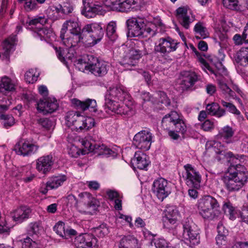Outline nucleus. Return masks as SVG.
I'll list each match as a JSON object with an SVG mask.
<instances>
[{
  "label": "nucleus",
  "mask_w": 248,
  "mask_h": 248,
  "mask_svg": "<svg viewBox=\"0 0 248 248\" xmlns=\"http://www.w3.org/2000/svg\"><path fill=\"white\" fill-rule=\"evenodd\" d=\"M84 64L85 69L89 70L96 77H102L105 75L108 70L109 65L106 62L99 61L92 55H88L82 59H78V67Z\"/></svg>",
  "instance_id": "3"
},
{
  "label": "nucleus",
  "mask_w": 248,
  "mask_h": 248,
  "mask_svg": "<svg viewBox=\"0 0 248 248\" xmlns=\"http://www.w3.org/2000/svg\"><path fill=\"white\" fill-rule=\"evenodd\" d=\"M68 30L69 31L70 33L81 31L78 22L74 20H67L63 24L61 31L60 37H63V35Z\"/></svg>",
  "instance_id": "28"
},
{
  "label": "nucleus",
  "mask_w": 248,
  "mask_h": 248,
  "mask_svg": "<svg viewBox=\"0 0 248 248\" xmlns=\"http://www.w3.org/2000/svg\"><path fill=\"white\" fill-rule=\"evenodd\" d=\"M222 208L226 214L230 215L231 219H232L234 218V209L230 202H225Z\"/></svg>",
  "instance_id": "51"
},
{
  "label": "nucleus",
  "mask_w": 248,
  "mask_h": 248,
  "mask_svg": "<svg viewBox=\"0 0 248 248\" xmlns=\"http://www.w3.org/2000/svg\"><path fill=\"white\" fill-rule=\"evenodd\" d=\"M223 4L230 9L237 10L239 9L237 0H223Z\"/></svg>",
  "instance_id": "57"
},
{
  "label": "nucleus",
  "mask_w": 248,
  "mask_h": 248,
  "mask_svg": "<svg viewBox=\"0 0 248 248\" xmlns=\"http://www.w3.org/2000/svg\"><path fill=\"white\" fill-rule=\"evenodd\" d=\"M234 134V130L232 128L227 125L221 129L218 136L222 138L227 143H231L233 142L232 137Z\"/></svg>",
  "instance_id": "35"
},
{
  "label": "nucleus",
  "mask_w": 248,
  "mask_h": 248,
  "mask_svg": "<svg viewBox=\"0 0 248 248\" xmlns=\"http://www.w3.org/2000/svg\"><path fill=\"white\" fill-rule=\"evenodd\" d=\"M128 98L127 93L121 88L110 87L105 95L106 108L118 114L130 115L133 108L131 102L126 104Z\"/></svg>",
  "instance_id": "1"
},
{
  "label": "nucleus",
  "mask_w": 248,
  "mask_h": 248,
  "mask_svg": "<svg viewBox=\"0 0 248 248\" xmlns=\"http://www.w3.org/2000/svg\"><path fill=\"white\" fill-rule=\"evenodd\" d=\"M60 10L58 5H50L47 8V18L53 21L58 19L60 16Z\"/></svg>",
  "instance_id": "41"
},
{
  "label": "nucleus",
  "mask_w": 248,
  "mask_h": 248,
  "mask_svg": "<svg viewBox=\"0 0 248 248\" xmlns=\"http://www.w3.org/2000/svg\"><path fill=\"white\" fill-rule=\"evenodd\" d=\"M145 22V26L143 27L142 35L147 37L148 35H154L155 34L154 25L152 24H146Z\"/></svg>",
  "instance_id": "54"
},
{
  "label": "nucleus",
  "mask_w": 248,
  "mask_h": 248,
  "mask_svg": "<svg viewBox=\"0 0 248 248\" xmlns=\"http://www.w3.org/2000/svg\"><path fill=\"white\" fill-rule=\"evenodd\" d=\"M16 41V38L14 36L5 39L1 44L2 53L6 58H8L10 53L14 50Z\"/></svg>",
  "instance_id": "30"
},
{
  "label": "nucleus",
  "mask_w": 248,
  "mask_h": 248,
  "mask_svg": "<svg viewBox=\"0 0 248 248\" xmlns=\"http://www.w3.org/2000/svg\"><path fill=\"white\" fill-rule=\"evenodd\" d=\"M246 172V169L244 166L240 164H232L230 165L228 168L227 173L231 176H234V177L236 178V179L239 178V175H241L242 177H244L245 182H246L248 177Z\"/></svg>",
  "instance_id": "27"
},
{
  "label": "nucleus",
  "mask_w": 248,
  "mask_h": 248,
  "mask_svg": "<svg viewBox=\"0 0 248 248\" xmlns=\"http://www.w3.org/2000/svg\"><path fill=\"white\" fill-rule=\"evenodd\" d=\"M199 214L204 219L212 220L219 214V204L217 200L210 196H204L198 200L196 204Z\"/></svg>",
  "instance_id": "2"
},
{
  "label": "nucleus",
  "mask_w": 248,
  "mask_h": 248,
  "mask_svg": "<svg viewBox=\"0 0 248 248\" xmlns=\"http://www.w3.org/2000/svg\"><path fill=\"white\" fill-rule=\"evenodd\" d=\"M140 246L138 240L132 235L124 236L120 240L119 248H129Z\"/></svg>",
  "instance_id": "34"
},
{
  "label": "nucleus",
  "mask_w": 248,
  "mask_h": 248,
  "mask_svg": "<svg viewBox=\"0 0 248 248\" xmlns=\"http://www.w3.org/2000/svg\"><path fill=\"white\" fill-rule=\"evenodd\" d=\"M214 128V123L210 120H206L202 125V128L205 131H211Z\"/></svg>",
  "instance_id": "62"
},
{
  "label": "nucleus",
  "mask_w": 248,
  "mask_h": 248,
  "mask_svg": "<svg viewBox=\"0 0 248 248\" xmlns=\"http://www.w3.org/2000/svg\"><path fill=\"white\" fill-rule=\"evenodd\" d=\"M66 176L64 175L50 177L47 181V187L50 189L57 188L66 180Z\"/></svg>",
  "instance_id": "36"
},
{
  "label": "nucleus",
  "mask_w": 248,
  "mask_h": 248,
  "mask_svg": "<svg viewBox=\"0 0 248 248\" xmlns=\"http://www.w3.org/2000/svg\"><path fill=\"white\" fill-rule=\"evenodd\" d=\"M146 20L139 16L132 17L126 21V25L129 35L133 37L142 35Z\"/></svg>",
  "instance_id": "14"
},
{
  "label": "nucleus",
  "mask_w": 248,
  "mask_h": 248,
  "mask_svg": "<svg viewBox=\"0 0 248 248\" xmlns=\"http://www.w3.org/2000/svg\"><path fill=\"white\" fill-rule=\"evenodd\" d=\"M233 39L236 45H241L243 42L248 41V26L245 28L242 36L238 34H235L233 38Z\"/></svg>",
  "instance_id": "43"
},
{
  "label": "nucleus",
  "mask_w": 248,
  "mask_h": 248,
  "mask_svg": "<svg viewBox=\"0 0 248 248\" xmlns=\"http://www.w3.org/2000/svg\"><path fill=\"white\" fill-rule=\"evenodd\" d=\"M105 5L112 10L118 9L122 10L121 2L119 0H106Z\"/></svg>",
  "instance_id": "53"
},
{
  "label": "nucleus",
  "mask_w": 248,
  "mask_h": 248,
  "mask_svg": "<svg viewBox=\"0 0 248 248\" xmlns=\"http://www.w3.org/2000/svg\"><path fill=\"white\" fill-rule=\"evenodd\" d=\"M165 216L163 221L164 226L167 228H172V225L175 224L177 221L178 212L177 208L174 206H168L165 210Z\"/></svg>",
  "instance_id": "21"
},
{
  "label": "nucleus",
  "mask_w": 248,
  "mask_h": 248,
  "mask_svg": "<svg viewBox=\"0 0 248 248\" xmlns=\"http://www.w3.org/2000/svg\"><path fill=\"white\" fill-rule=\"evenodd\" d=\"M218 154L220 155H223L227 159H229L228 160L229 162L230 163V165L232 164H240V160L237 157L234 155L232 152H229L227 153H225L224 151H219Z\"/></svg>",
  "instance_id": "47"
},
{
  "label": "nucleus",
  "mask_w": 248,
  "mask_h": 248,
  "mask_svg": "<svg viewBox=\"0 0 248 248\" xmlns=\"http://www.w3.org/2000/svg\"><path fill=\"white\" fill-rule=\"evenodd\" d=\"M61 13L68 15L71 13L73 10V6L69 3H64L62 5L58 4Z\"/></svg>",
  "instance_id": "55"
},
{
  "label": "nucleus",
  "mask_w": 248,
  "mask_h": 248,
  "mask_svg": "<svg viewBox=\"0 0 248 248\" xmlns=\"http://www.w3.org/2000/svg\"><path fill=\"white\" fill-rule=\"evenodd\" d=\"M38 149V146L31 141L21 139L15 145L14 150L17 154L23 156H31L35 154Z\"/></svg>",
  "instance_id": "13"
},
{
  "label": "nucleus",
  "mask_w": 248,
  "mask_h": 248,
  "mask_svg": "<svg viewBox=\"0 0 248 248\" xmlns=\"http://www.w3.org/2000/svg\"><path fill=\"white\" fill-rule=\"evenodd\" d=\"M54 231L61 237H65V231L64 223L62 221H59L53 227Z\"/></svg>",
  "instance_id": "50"
},
{
  "label": "nucleus",
  "mask_w": 248,
  "mask_h": 248,
  "mask_svg": "<svg viewBox=\"0 0 248 248\" xmlns=\"http://www.w3.org/2000/svg\"><path fill=\"white\" fill-rule=\"evenodd\" d=\"M208 113L212 116L221 117L225 114V110L221 108L217 103H212L208 104L206 106Z\"/></svg>",
  "instance_id": "33"
},
{
  "label": "nucleus",
  "mask_w": 248,
  "mask_h": 248,
  "mask_svg": "<svg viewBox=\"0 0 248 248\" xmlns=\"http://www.w3.org/2000/svg\"><path fill=\"white\" fill-rule=\"evenodd\" d=\"M31 209L26 206H22L11 212L10 216L15 221L22 222L29 217Z\"/></svg>",
  "instance_id": "25"
},
{
  "label": "nucleus",
  "mask_w": 248,
  "mask_h": 248,
  "mask_svg": "<svg viewBox=\"0 0 248 248\" xmlns=\"http://www.w3.org/2000/svg\"><path fill=\"white\" fill-rule=\"evenodd\" d=\"M194 31L198 35L195 37L198 39L205 38L209 36V33L204 24L201 22H198L194 27Z\"/></svg>",
  "instance_id": "37"
},
{
  "label": "nucleus",
  "mask_w": 248,
  "mask_h": 248,
  "mask_svg": "<svg viewBox=\"0 0 248 248\" xmlns=\"http://www.w3.org/2000/svg\"><path fill=\"white\" fill-rule=\"evenodd\" d=\"M201 77L193 71H183L180 74L179 90L182 92L191 91L195 83L200 80Z\"/></svg>",
  "instance_id": "10"
},
{
  "label": "nucleus",
  "mask_w": 248,
  "mask_h": 248,
  "mask_svg": "<svg viewBox=\"0 0 248 248\" xmlns=\"http://www.w3.org/2000/svg\"><path fill=\"white\" fill-rule=\"evenodd\" d=\"M152 138L149 131L142 130L135 135L133 143L138 148L147 151L150 148Z\"/></svg>",
  "instance_id": "15"
},
{
  "label": "nucleus",
  "mask_w": 248,
  "mask_h": 248,
  "mask_svg": "<svg viewBox=\"0 0 248 248\" xmlns=\"http://www.w3.org/2000/svg\"><path fill=\"white\" fill-rule=\"evenodd\" d=\"M0 119L3 120V125L5 128H9L16 123L14 117L10 114H1Z\"/></svg>",
  "instance_id": "42"
},
{
  "label": "nucleus",
  "mask_w": 248,
  "mask_h": 248,
  "mask_svg": "<svg viewBox=\"0 0 248 248\" xmlns=\"http://www.w3.org/2000/svg\"><path fill=\"white\" fill-rule=\"evenodd\" d=\"M15 82L8 77L4 76L1 78L0 82V92L6 94L16 90Z\"/></svg>",
  "instance_id": "29"
},
{
  "label": "nucleus",
  "mask_w": 248,
  "mask_h": 248,
  "mask_svg": "<svg viewBox=\"0 0 248 248\" xmlns=\"http://www.w3.org/2000/svg\"><path fill=\"white\" fill-rule=\"evenodd\" d=\"M176 132L184 134L186 131V126L184 121L179 116V120L175 122L174 126L171 128Z\"/></svg>",
  "instance_id": "45"
},
{
  "label": "nucleus",
  "mask_w": 248,
  "mask_h": 248,
  "mask_svg": "<svg viewBox=\"0 0 248 248\" xmlns=\"http://www.w3.org/2000/svg\"><path fill=\"white\" fill-rule=\"evenodd\" d=\"M221 104L224 107L228 108V110L229 112L236 115H240V111L238 110L236 107L232 104L229 102H227L223 100L221 101Z\"/></svg>",
  "instance_id": "52"
},
{
  "label": "nucleus",
  "mask_w": 248,
  "mask_h": 248,
  "mask_svg": "<svg viewBox=\"0 0 248 248\" xmlns=\"http://www.w3.org/2000/svg\"><path fill=\"white\" fill-rule=\"evenodd\" d=\"M46 18L44 16L31 19L29 22V25L36 26V37L40 38L41 41L46 40Z\"/></svg>",
  "instance_id": "20"
},
{
  "label": "nucleus",
  "mask_w": 248,
  "mask_h": 248,
  "mask_svg": "<svg viewBox=\"0 0 248 248\" xmlns=\"http://www.w3.org/2000/svg\"><path fill=\"white\" fill-rule=\"evenodd\" d=\"M137 3V0H125L121 2L122 11H127Z\"/></svg>",
  "instance_id": "59"
},
{
  "label": "nucleus",
  "mask_w": 248,
  "mask_h": 248,
  "mask_svg": "<svg viewBox=\"0 0 248 248\" xmlns=\"http://www.w3.org/2000/svg\"><path fill=\"white\" fill-rule=\"evenodd\" d=\"M176 16L179 23L186 29H189L190 24L194 19L191 13L184 7H179L176 10Z\"/></svg>",
  "instance_id": "19"
},
{
  "label": "nucleus",
  "mask_w": 248,
  "mask_h": 248,
  "mask_svg": "<svg viewBox=\"0 0 248 248\" xmlns=\"http://www.w3.org/2000/svg\"><path fill=\"white\" fill-rule=\"evenodd\" d=\"M40 73L38 69H30L25 74V79L29 83H33L36 82L39 76Z\"/></svg>",
  "instance_id": "39"
},
{
  "label": "nucleus",
  "mask_w": 248,
  "mask_h": 248,
  "mask_svg": "<svg viewBox=\"0 0 248 248\" xmlns=\"http://www.w3.org/2000/svg\"><path fill=\"white\" fill-rule=\"evenodd\" d=\"M84 44L87 47L94 46L104 36V31L100 23H93L85 25L81 30Z\"/></svg>",
  "instance_id": "5"
},
{
  "label": "nucleus",
  "mask_w": 248,
  "mask_h": 248,
  "mask_svg": "<svg viewBox=\"0 0 248 248\" xmlns=\"http://www.w3.org/2000/svg\"><path fill=\"white\" fill-rule=\"evenodd\" d=\"M183 228L184 238L193 245L200 243V230L191 219L186 218L183 221Z\"/></svg>",
  "instance_id": "9"
},
{
  "label": "nucleus",
  "mask_w": 248,
  "mask_h": 248,
  "mask_svg": "<svg viewBox=\"0 0 248 248\" xmlns=\"http://www.w3.org/2000/svg\"><path fill=\"white\" fill-rule=\"evenodd\" d=\"M101 10L102 7L99 5L83 6L81 10V14L87 18H91L94 17L96 14H98Z\"/></svg>",
  "instance_id": "32"
},
{
  "label": "nucleus",
  "mask_w": 248,
  "mask_h": 248,
  "mask_svg": "<svg viewBox=\"0 0 248 248\" xmlns=\"http://www.w3.org/2000/svg\"><path fill=\"white\" fill-rule=\"evenodd\" d=\"M74 243L77 248H96L97 246V239L93 234L88 233L77 236Z\"/></svg>",
  "instance_id": "17"
},
{
  "label": "nucleus",
  "mask_w": 248,
  "mask_h": 248,
  "mask_svg": "<svg viewBox=\"0 0 248 248\" xmlns=\"http://www.w3.org/2000/svg\"><path fill=\"white\" fill-rule=\"evenodd\" d=\"M76 201V204L81 212L91 214L96 211L99 206V202L89 192H81L78 198L74 195H69Z\"/></svg>",
  "instance_id": "6"
},
{
  "label": "nucleus",
  "mask_w": 248,
  "mask_h": 248,
  "mask_svg": "<svg viewBox=\"0 0 248 248\" xmlns=\"http://www.w3.org/2000/svg\"><path fill=\"white\" fill-rule=\"evenodd\" d=\"M184 167L186 172L183 175V178L186 185L190 187L199 188L202 179V176L199 172L191 164H187Z\"/></svg>",
  "instance_id": "11"
},
{
  "label": "nucleus",
  "mask_w": 248,
  "mask_h": 248,
  "mask_svg": "<svg viewBox=\"0 0 248 248\" xmlns=\"http://www.w3.org/2000/svg\"><path fill=\"white\" fill-rule=\"evenodd\" d=\"M72 104L77 107L78 109L83 111L88 109L91 111L95 112L96 110V102L94 99H88L85 101H81L77 99L72 100Z\"/></svg>",
  "instance_id": "26"
},
{
  "label": "nucleus",
  "mask_w": 248,
  "mask_h": 248,
  "mask_svg": "<svg viewBox=\"0 0 248 248\" xmlns=\"http://www.w3.org/2000/svg\"><path fill=\"white\" fill-rule=\"evenodd\" d=\"M44 230L41 223L37 222L31 223L27 229L28 234L32 236L33 239L39 237L44 233Z\"/></svg>",
  "instance_id": "31"
},
{
  "label": "nucleus",
  "mask_w": 248,
  "mask_h": 248,
  "mask_svg": "<svg viewBox=\"0 0 248 248\" xmlns=\"http://www.w3.org/2000/svg\"><path fill=\"white\" fill-rule=\"evenodd\" d=\"M46 156H42L36 161V169L40 172L45 174L46 169Z\"/></svg>",
  "instance_id": "49"
},
{
  "label": "nucleus",
  "mask_w": 248,
  "mask_h": 248,
  "mask_svg": "<svg viewBox=\"0 0 248 248\" xmlns=\"http://www.w3.org/2000/svg\"><path fill=\"white\" fill-rule=\"evenodd\" d=\"M197 59L199 62L202 64V69L206 71V70H208L209 71H210L211 73H214V71L213 70L212 68L210 67V66L209 65V64L206 62L205 59L202 57V54L199 52L198 54H196Z\"/></svg>",
  "instance_id": "58"
},
{
  "label": "nucleus",
  "mask_w": 248,
  "mask_h": 248,
  "mask_svg": "<svg viewBox=\"0 0 248 248\" xmlns=\"http://www.w3.org/2000/svg\"><path fill=\"white\" fill-rule=\"evenodd\" d=\"M236 61L241 65H248V47L242 48L237 53Z\"/></svg>",
  "instance_id": "38"
},
{
  "label": "nucleus",
  "mask_w": 248,
  "mask_h": 248,
  "mask_svg": "<svg viewBox=\"0 0 248 248\" xmlns=\"http://www.w3.org/2000/svg\"><path fill=\"white\" fill-rule=\"evenodd\" d=\"M238 179L226 173L223 178L224 183L227 190L230 192L238 191L244 186L245 182V178L239 175Z\"/></svg>",
  "instance_id": "18"
},
{
  "label": "nucleus",
  "mask_w": 248,
  "mask_h": 248,
  "mask_svg": "<svg viewBox=\"0 0 248 248\" xmlns=\"http://www.w3.org/2000/svg\"><path fill=\"white\" fill-rule=\"evenodd\" d=\"M119 50L120 53L124 52L120 63L127 70L133 69L132 67L137 65L142 56L141 51L136 47L129 48L122 45Z\"/></svg>",
  "instance_id": "7"
},
{
  "label": "nucleus",
  "mask_w": 248,
  "mask_h": 248,
  "mask_svg": "<svg viewBox=\"0 0 248 248\" xmlns=\"http://www.w3.org/2000/svg\"><path fill=\"white\" fill-rule=\"evenodd\" d=\"M179 114L175 111H171L163 117L161 125L165 130H170L174 126L177 121L179 120Z\"/></svg>",
  "instance_id": "24"
},
{
  "label": "nucleus",
  "mask_w": 248,
  "mask_h": 248,
  "mask_svg": "<svg viewBox=\"0 0 248 248\" xmlns=\"http://www.w3.org/2000/svg\"><path fill=\"white\" fill-rule=\"evenodd\" d=\"M153 191L161 200L166 198L171 192L168 181L163 178H159L154 182Z\"/></svg>",
  "instance_id": "16"
},
{
  "label": "nucleus",
  "mask_w": 248,
  "mask_h": 248,
  "mask_svg": "<svg viewBox=\"0 0 248 248\" xmlns=\"http://www.w3.org/2000/svg\"><path fill=\"white\" fill-rule=\"evenodd\" d=\"M65 37V34L63 37H60L62 41L63 44L68 48L76 47L79 43L82 42L84 44L83 39V35H82L81 31L78 32H72L67 35Z\"/></svg>",
  "instance_id": "22"
},
{
  "label": "nucleus",
  "mask_w": 248,
  "mask_h": 248,
  "mask_svg": "<svg viewBox=\"0 0 248 248\" xmlns=\"http://www.w3.org/2000/svg\"><path fill=\"white\" fill-rule=\"evenodd\" d=\"M179 43L170 37L160 38L155 46V53L166 55L176 50Z\"/></svg>",
  "instance_id": "12"
},
{
  "label": "nucleus",
  "mask_w": 248,
  "mask_h": 248,
  "mask_svg": "<svg viewBox=\"0 0 248 248\" xmlns=\"http://www.w3.org/2000/svg\"><path fill=\"white\" fill-rule=\"evenodd\" d=\"M107 35L110 40L115 41L118 37L116 33V24L115 22H110L107 27Z\"/></svg>",
  "instance_id": "40"
},
{
  "label": "nucleus",
  "mask_w": 248,
  "mask_h": 248,
  "mask_svg": "<svg viewBox=\"0 0 248 248\" xmlns=\"http://www.w3.org/2000/svg\"><path fill=\"white\" fill-rule=\"evenodd\" d=\"M131 162L135 167L140 170L145 169L149 163L147 156L141 152H136Z\"/></svg>",
  "instance_id": "23"
},
{
  "label": "nucleus",
  "mask_w": 248,
  "mask_h": 248,
  "mask_svg": "<svg viewBox=\"0 0 248 248\" xmlns=\"http://www.w3.org/2000/svg\"><path fill=\"white\" fill-rule=\"evenodd\" d=\"M65 120L67 125L72 130L81 131L89 130L94 126V120L90 117L81 115L79 112L70 111L67 113Z\"/></svg>",
  "instance_id": "4"
},
{
  "label": "nucleus",
  "mask_w": 248,
  "mask_h": 248,
  "mask_svg": "<svg viewBox=\"0 0 248 248\" xmlns=\"http://www.w3.org/2000/svg\"><path fill=\"white\" fill-rule=\"evenodd\" d=\"M98 140L97 137L88 136L85 138V140L82 141V145L86 148H88L91 152H94L98 155H104L106 157L116 156L117 153L108 148L105 145L102 144H93L91 140L95 141Z\"/></svg>",
  "instance_id": "8"
},
{
  "label": "nucleus",
  "mask_w": 248,
  "mask_h": 248,
  "mask_svg": "<svg viewBox=\"0 0 248 248\" xmlns=\"http://www.w3.org/2000/svg\"><path fill=\"white\" fill-rule=\"evenodd\" d=\"M217 83L220 89L224 94L228 91L230 87L227 85L226 79L224 78H220L217 79Z\"/></svg>",
  "instance_id": "60"
},
{
  "label": "nucleus",
  "mask_w": 248,
  "mask_h": 248,
  "mask_svg": "<svg viewBox=\"0 0 248 248\" xmlns=\"http://www.w3.org/2000/svg\"><path fill=\"white\" fill-rule=\"evenodd\" d=\"M57 100L54 97H47V114L57 110L59 108Z\"/></svg>",
  "instance_id": "46"
},
{
  "label": "nucleus",
  "mask_w": 248,
  "mask_h": 248,
  "mask_svg": "<svg viewBox=\"0 0 248 248\" xmlns=\"http://www.w3.org/2000/svg\"><path fill=\"white\" fill-rule=\"evenodd\" d=\"M35 106L38 113H42L44 115L46 114V97L39 98L36 101Z\"/></svg>",
  "instance_id": "44"
},
{
  "label": "nucleus",
  "mask_w": 248,
  "mask_h": 248,
  "mask_svg": "<svg viewBox=\"0 0 248 248\" xmlns=\"http://www.w3.org/2000/svg\"><path fill=\"white\" fill-rule=\"evenodd\" d=\"M47 43L49 44L50 48L53 49L55 50L58 58L61 62L65 61V58H64V57L63 56L64 54V50H62L60 47H58L56 46H54L51 43H49L48 40H47Z\"/></svg>",
  "instance_id": "56"
},
{
  "label": "nucleus",
  "mask_w": 248,
  "mask_h": 248,
  "mask_svg": "<svg viewBox=\"0 0 248 248\" xmlns=\"http://www.w3.org/2000/svg\"><path fill=\"white\" fill-rule=\"evenodd\" d=\"M94 232L99 237H103L109 232L108 228L106 224H102L98 227L94 228Z\"/></svg>",
  "instance_id": "48"
},
{
  "label": "nucleus",
  "mask_w": 248,
  "mask_h": 248,
  "mask_svg": "<svg viewBox=\"0 0 248 248\" xmlns=\"http://www.w3.org/2000/svg\"><path fill=\"white\" fill-rule=\"evenodd\" d=\"M154 243L156 248H166L168 246L167 241L161 238L155 239Z\"/></svg>",
  "instance_id": "61"
},
{
  "label": "nucleus",
  "mask_w": 248,
  "mask_h": 248,
  "mask_svg": "<svg viewBox=\"0 0 248 248\" xmlns=\"http://www.w3.org/2000/svg\"><path fill=\"white\" fill-rule=\"evenodd\" d=\"M106 193L110 201H113L118 197H120L121 196L117 191L114 190H108Z\"/></svg>",
  "instance_id": "63"
},
{
  "label": "nucleus",
  "mask_w": 248,
  "mask_h": 248,
  "mask_svg": "<svg viewBox=\"0 0 248 248\" xmlns=\"http://www.w3.org/2000/svg\"><path fill=\"white\" fill-rule=\"evenodd\" d=\"M24 248H32L33 246L36 245L35 242L29 237H27L24 239V242L22 244Z\"/></svg>",
  "instance_id": "64"
}]
</instances>
